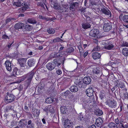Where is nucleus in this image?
I'll return each instance as SVG.
<instances>
[{"label": "nucleus", "instance_id": "603ef678", "mask_svg": "<svg viewBox=\"0 0 128 128\" xmlns=\"http://www.w3.org/2000/svg\"><path fill=\"white\" fill-rule=\"evenodd\" d=\"M13 18H7L6 20V22L7 23L10 22L11 20L13 19Z\"/></svg>", "mask_w": 128, "mask_h": 128}, {"label": "nucleus", "instance_id": "6ab92c4d", "mask_svg": "<svg viewBox=\"0 0 128 128\" xmlns=\"http://www.w3.org/2000/svg\"><path fill=\"white\" fill-rule=\"evenodd\" d=\"M122 53L124 56H128V48H123L122 50Z\"/></svg>", "mask_w": 128, "mask_h": 128}, {"label": "nucleus", "instance_id": "a19ab883", "mask_svg": "<svg viewBox=\"0 0 128 128\" xmlns=\"http://www.w3.org/2000/svg\"><path fill=\"white\" fill-rule=\"evenodd\" d=\"M106 104L108 105L110 107H112V102L111 100H108L107 101Z\"/></svg>", "mask_w": 128, "mask_h": 128}, {"label": "nucleus", "instance_id": "f3484780", "mask_svg": "<svg viewBox=\"0 0 128 128\" xmlns=\"http://www.w3.org/2000/svg\"><path fill=\"white\" fill-rule=\"evenodd\" d=\"M92 57L95 60L99 58L100 57V55L99 53L94 52L92 54Z\"/></svg>", "mask_w": 128, "mask_h": 128}, {"label": "nucleus", "instance_id": "4c0bfd02", "mask_svg": "<svg viewBox=\"0 0 128 128\" xmlns=\"http://www.w3.org/2000/svg\"><path fill=\"white\" fill-rule=\"evenodd\" d=\"M105 95V94L104 93V91H101L100 93L99 96L100 97V98L101 99H102L103 98Z\"/></svg>", "mask_w": 128, "mask_h": 128}, {"label": "nucleus", "instance_id": "1a4fd4ad", "mask_svg": "<svg viewBox=\"0 0 128 128\" xmlns=\"http://www.w3.org/2000/svg\"><path fill=\"white\" fill-rule=\"evenodd\" d=\"M103 123V120L100 118H98L96 120V124L98 127L102 125Z\"/></svg>", "mask_w": 128, "mask_h": 128}, {"label": "nucleus", "instance_id": "473e14b6", "mask_svg": "<svg viewBox=\"0 0 128 128\" xmlns=\"http://www.w3.org/2000/svg\"><path fill=\"white\" fill-rule=\"evenodd\" d=\"M54 101L53 98H52L49 97L46 98V102L47 103H51Z\"/></svg>", "mask_w": 128, "mask_h": 128}, {"label": "nucleus", "instance_id": "e2e57ef3", "mask_svg": "<svg viewBox=\"0 0 128 128\" xmlns=\"http://www.w3.org/2000/svg\"><path fill=\"white\" fill-rule=\"evenodd\" d=\"M83 118V116L82 115L80 114L79 116V118L80 120H81Z\"/></svg>", "mask_w": 128, "mask_h": 128}, {"label": "nucleus", "instance_id": "6e6552de", "mask_svg": "<svg viewBox=\"0 0 128 128\" xmlns=\"http://www.w3.org/2000/svg\"><path fill=\"white\" fill-rule=\"evenodd\" d=\"M113 59L114 60H113L114 62H112V68H116L115 70L117 69L118 65V63L120 62V60L115 58H113L112 59V60Z\"/></svg>", "mask_w": 128, "mask_h": 128}, {"label": "nucleus", "instance_id": "f03ea898", "mask_svg": "<svg viewBox=\"0 0 128 128\" xmlns=\"http://www.w3.org/2000/svg\"><path fill=\"white\" fill-rule=\"evenodd\" d=\"M15 98V96L13 94L7 92L5 98V101L7 103H10L14 101Z\"/></svg>", "mask_w": 128, "mask_h": 128}, {"label": "nucleus", "instance_id": "423d86ee", "mask_svg": "<svg viewBox=\"0 0 128 128\" xmlns=\"http://www.w3.org/2000/svg\"><path fill=\"white\" fill-rule=\"evenodd\" d=\"M111 28V26L109 23H106L104 25L103 29L105 32L108 31Z\"/></svg>", "mask_w": 128, "mask_h": 128}, {"label": "nucleus", "instance_id": "f8f14e48", "mask_svg": "<svg viewBox=\"0 0 128 128\" xmlns=\"http://www.w3.org/2000/svg\"><path fill=\"white\" fill-rule=\"evenodd\" d=\"M5 64L6 69L9 71H10L12 70V66L10 62L8 60H6Z\"/></svg>", "mask_w": 128, "mask_h": 128}, {"label": "nucleus", "instance_id": "09e8293b", "mask_svg": "<svg viewBox=\"0 0 128 128\" xmlns=\"http://www.w3.org/2000/svg\"><path fill=\"white\" fill-rule=\"evenodd\" d=\"M37 4L38 6H40L42 7H44V4L42 2H38L37 3Z\"/></svg>", "mask_w": 128, "mask_h": 128}, {"label": "nucleus", "instance_id": "39448f33", "mask_svg": "<svg viewBox=\"0 0 128 128\" xmlns=\"http://www.w3.org/2000/svg\"><path fill=\"white\" fill-rule=\"evenodd\" d=\"M99 30L96 29H92L90 31V35L92 37H95L99 34Z\"/></svg>", "mask_w": 128, "mask_h": 128}, {"label": "nucleus", "instance_id": "c756f323", "mask_svg": "<svg viewBox=\"0 0 128 128\" xmlns=\"http://www.w3.org/2000/svg\"><path fill=\"white\" fill-rule=\"evenodd\" d=\"M118 88H124L125 87V86L124 83L121 82H120L116 84Z\"/></svg>", "mask_w": 128, "mask_h": 128}, {"label": "nucleus", "instance_id": "a18cd8bd", "mask_svg": "<svg viewBox=\"0 0 128 128\" xmlns=\"http://www.w3.org/2000/svg\"><path fill=\"white\" fill-rule=\"evenodd\" d=\"M74 49L72 47H70L69 48H68L66 52L67 53H71L73 52Z\"/></svg>", "mask_w": 128, "mask_h": 128}, {"label": "nucleus", "instance_id": "f704fd0d", "mask_svg": "<svg viewBox=\"0 0 128 128\" xmlns=\"http://www.w3.org/2000/svg\"><path fill=\"white\" fill-rule=\"evenodd\" d=\"M17 71V69L16 68H14L12 74L10 76H15L16 75V73Z\"/></svg>", "mask_w": 128, "mask_h": 128}, {"label": "nucleus", "instance_id": "72a5a7b5", "mask_svg": "<svg viewBox=\"0 0 128 128\" xmlns=\"http://www.w3.org/2000/svg\"><path fill=\"white\" fill-rule=\"evenodd\" d=\"M20 126L23 127L25 126L26 124V122L24 123V120H21L20 122Z\"/></svg>", "mask_w": 128, "mask_h": 128}, {"label": "nucleus", "instance_id": "a211bd4d", "mask_svg": "<svg viewBox=\"0 0 128 128\" xmlns=\"http://www.w3.org/2000/svg\"><path fill=\"white\" fill-rule=\"evenodd\" d=\"M32 112L34 115L38 116L40 113V110L35 109H33L32 110Z\"/></svg>", "mask_w": 128, "mask_h": 128}, {"label": "nucleus", "instance_id": "052dcab7", "mask_svg": "<svg viewBox=\"0 0 128 128\" xmlns=\"http://www.w3.org/2000/svg\"><path fill=\"white\" fill-rule=\"evenodd\" d=\"M119 121L118 118L115 120V122L116 124H119Z\"/></svg>", "mask_w": 128, "mask_h": 128}, {"label": "nucleus", "instance_id": "58836bf2", "mask_svg": "<svg viewBox=\"0 0 128 128\" xmlns=\"http://www.w3.org/2000/svg\"><path fill=\"white\" fill-rule=\"evenodd\" d=\"M63 54H60V52L55 53L54 54V57L55 58L60 57L62 56Z\"/></svg>", "mask_w": 128, "mask_h": 128}, {"label": "nucleus", "instance_id": "bf43d9fd", "mask_svg": "<svg viewBox=\"0 0 128 128\" xmlns=\"http://www.w3.org/2000/svg\"><path fill=\"white\" fill-rule=\"evenodd\" d=\"M88 51H86V52L84 53V58H85L88 54Z\"/></svg>", "mask_w": 128, "mask_h": 128}, {"label": "nucleus", "instance_id": "b1692460", "mask_svg": "<svg viewBox=\"0 0 128 128\" xmlns=\"http://www.w3.org/2000/svg\"><path fill=\"white\" fill-rule=\"evenodd\" d=\"M78 4L75 2L72 4L70 5V10L74 9L76 6H78Z\"/></svg>", "mask_w": 128, "mask_h": 128}, {"label": "nucleus", "instance_id": "c85d7f7f", "mask_svg": "<svg viewBox=\"0 0 128 128\" xmlns=\"http://www.w3.org/2000/svg\"><path fill=\"white\" fill-rule=\"evenodd\" d=\"M112 42H110L108 44L104 46V48L105 49L108 50H110L112 48Z\"/></svg>", "mask_w": 128, "mask_h": 128}, {"label": "nucleus", "instance_id": "412c9836", "mask_svg": "<svg viewBox=\"0 0 128 128\" xmlns=\"http://www.w3.org/2000/svg\"><path fill=\"white\" fill-rule=\"evenodd\" d=\"M82 26L83 28L86 29L90 28V25L89 23L86 22L82 24Z\"/></svg>", "mask_w": 128, "mask_h": 128}, {"label": "nucleus", "instance_id": "bb28decb", "mask_svg": "<svg viewBox=\"0 0 128 128\" xmlns=\"http://www.w3.org/2000/svg\"><path fill=\"white\" fill-rule=\"evenodd\" d=\"M47 32L50 34H53L55 33L54 29L52 28H48L47 30Z\"/></svg>", "mask_w": 128, "mask_h": 128}, {"label": "nucleus", "instance_id": "2f4dec72", "mask_svg": "<svg viewBox=\"0 0 128 128\" xmlns=\"http://www.w3.org/2000/svg\"><path fill=\"white\" fill-rule=\"evenodd\" d=\"M95 113L97 115L100 116L102 114L103 112L102 110L99 109H97L96 110Z\"/></svg>", "mask_w": 128, "mask_h": 128}, {"label": "nucleus", "instance_id": "7ed1b4c3", "mask_svg": "<svg viewBox=\"0 0 128 128\" xmlns=\"http://www.w3.org/2000/svg\"><path fill=\"white\" fill-rule=\"evenodd\" d=\"M64 125L65 128H72L73 123L71 120L66 119L64 121Z\"/></svg>", "mask_w": 128, "mask_h": 128}, {"label": "nucleus", "instance_id": "4468645a", "mask_svg": "<svg viewBox=\"0 0 128 128\" xmlns=\"http://www.w3.org/2000/svg\"><path fill=\"white\" fill-rule=\"evenodd\" d=\"M24 26V24L23 23L19 22L16 24L14 26V28L16 29H18L22 28Z\"/></svg>", "mask_w": 128, "mask_h": 128}, {"label": "nucleus", "instance_id": "cd10ccee", "mask_svg": "<svg viewBox=\"0 0 128 128\" xmlns=\"http://www.w3.org/2000/svg\"><path fill=\"white\" fill-rule=\"evenodd\" d=\"M52 6L56 10L60 9V6L58 3H54L53 4Z\"/></svg>", "mask_w": 128, "mask_h": 128}, {"label": "nucleus", "instance_id": "e433bc0d", "mask_svg": "<svg viewBox=\"0 0 128 128\" xmlns=\"http://www.w3.org/2000/svg\"><path fill=\"white\" fill-rule=\"evenodd\" d=\"M28 22L30 24H35L36 22L34 19L32 18H30L28 20Z\"/></svg>", "mask_w": 128, "mask_h": 128}, {"label": "nucleus", "instance_id": "2eb2a0df", "mask_svg": "<svg viewBox=\"0 0 128 128\" xmlns=\"http://www.w3.org/2000/svg\"><path fill=\"white\" fill-rule=\"evenodd\" d=\"M26 61V59L25 58H22L18 60V62L21 66L22 67H24L25 66V64Z\"/></svg>", "mask_w": 128, "mask_h": 128}, {"label": "nucleus", "instance_id": "6e6d98bb", "mask_svg": "<svg viewBox=\"0 0 128 128\" xmlns=\"http://www.w3.org/2000/svg\"><path fill=\"white\" fill-rule=\"evenodd\" d=\"M120 124H122L125 123L126 121H124L123 119L122 118L120 120Z\"/></svg>", "mask_w": 128, "mask_h": 128}, {"label": "nucleus", "instance_id": "69168bd1", "mask_svg": "<svg viewBox=\"0 0 128 128\" xmlns=\"http://www.w3.org/2000/svg\"><path fill=\"white\" fill-rule=\"evenodd\" d=\"M108 126L110 128H112V122L110 123L109 124Z\"/></svg>", "mask_w": 128, "mask_h": 128}, {"label": "nucleus", "instance_id": "9b49d317", "mask_svg": "<svg viewBox=\"0 0 128 128\" xmlns=\"http://www.w3.org/2000/svg\"><path fill=\"white\" fill-rule=\"evenodd\" d=\"M102 12L106 15L109 16H111V12L107 8H103L101 10Z\"/></svg>", "mask_w": 128, "mask_h": 128}, {"label": "nucleus", "instance_id": "4be33fe9", "mask_svg": "<svg viewBox=\"0 0 128 128\" xmlns=\"http://www.w3.org/2000/svg\"><path fill=\"white\" fill-rule=\"evenodd\" d=\"M70 90L72 92H76L78 90V88L76 86H72L70 88Z\"/></svg>", "mask_w": 128, "mask_h": 128}, {"label": "nucleus", "instance_id": "864d4df0", "mask_svg": "<svg viewBox=\"0 0 128 128\" xmlns=\"http://www.w3.org/2000/svg\"><path fill=\"white\" fill-rule=\"evenodd\" d=\"M57 74L58 75H60L62 74V72L61 70L59 69L56 71Z\"/></svg>", "mask_w": 128, "mask_h": 128}, {"label": "nucleus", "instance_id": "8fccbe9b", "mask_svg": "<svg viewBox=\"0 0 128 128\" xmlns=\"http://www.w3.org/2000/svg\"><path fill=\"white\" fill-rule=\"evenodd\" d=\"M70 93V92L69 90H68L64 93V95L65 96H67Z\"/></svg>", "mask_w": 128, "mask_h": 128}, {"label": "nucleus", "instance_id": "20e7f679", "mask_svg": "<svg viewBox=\"0 0 128 128\" xmlns=\"http://www.w3.org/2000/svg\"><path fill=\"white\" fill-rule=\"evenodd\" d=\"M94 91L92 86H90L87 89L86 93L88 97H90L94 95Z\"/></svg>", "mask_w": 128, "mask_h": 128}, {"label": "nucleus", "instance_id": "7c9ffc66", "mask_svg": "<svg viewBox=\"0 0 128 128\" xmlns=\"http://www.w3.org/2000/svg\"><path fill=\"white\" fill-rule=\"evenodd\" d=\"M25 28L26 30H30L33 28L32 26L28 24L25 25Z\"/></svg>", "mask_w": 128, "mask_h": 128}, {"label": "nucleus", "instance_id": "5701e85b", "mask_svg": "<svg viewBox=\"0 0 128 128\" xmlns=\"http://www.w3.org/2000/svg\"><path fill=\"white\" fill-rule=\"evenodd\" d=\"M52 62L54 64L55 66H58L61 64V63L60 62L59 60L56 59H54Z\"/></svg>", "mask_w": 128, "mask_h": 128}, {"label": "nucleus", "instance_id": "5fc2aeb1", "mask_svg": "<svg viewBox=\"0 0 128 128\" xmlns=\"http://www.w3.org/2000/svg\"><path fill=\"white\" fill-rule=\"evenodd\" d=\"M8 109H9V110H12V106H9L7 107L6 108V111H8Z\"/></svg>", "mask_w": 128, "mask_h": 128}, {"label": "nucleus", "instance_id": "de8ad7c7", "mask_svg": "<svg viewBox=\"0 0 128 128\" xmlns=\"http://www.w3.org/2000/svg\"><path fill=\"white\" fill-rule=\"evenodd\" d=\"M112 108H115L116 107V101L113 100L112 101Z\"/></svg>", "mask_w": 128, "mask_h": 128}, {"label": "nucleus", "instance_id": "aec40b11", "mask_svg": "<svg viewBox=\"0 0 128 128\" xmlns=\"http://www.w3.org/2000/svg\"><path fill=\"white\" fill-rule=\"evenodd\" d=\"M93 71L94 73L96 74H98L101 72V70L98 67H96L94 68Z\"/></svg>", "mask_w": 128, "mask_h": 128}, {"label": "nucleus", "instance_id": "774afa93", "mask_svg": "<svg viewBox=\"0 0 128 128\" xmlns=\"http://www.w3.org/2000/svg\"><path fill=\"white\" fill-rule=\"evenodd\" d=\"M12 43L11 44H9L8 46V47L9 48H10V47L12 45Z\"/></svg>", "mask_w": 128, "mask_h": 128}, {"label": "nucleus", "instance_id": "3c124183", "mask_svg": "<svg viewBox=\"0 0 128 128\" xmlns=\"http://www.w3.org/2000/svg\"><path fill=\"white\" fill-rule=\"evenodd\" d=\"M2 38L3 39H5L9 38L8 36L6 34L3 35L2 36Z\"/></svg>", "mask_w": 128, "mask_h": 128}, {"label": "nucleus", "instance_id": "a878e982", "mask_svg": "<svg viewBox=\"0 0 128 128\" xmlns=\"http://www.w3.org/2000/svg\"><path fill=\"white\" fill-rule=\"evenodd\" d=\"M60 109L62 113L64 114L66 113L67 111V110L66 107L64 106H62Z\"/></svg>", "mask_w": 128, "mask_h": 128}, {"label": "nucleus", "instance_id": "c03bdc74", "mask_svg": "<svg viewBox=\"0 0 128 128\" xmlns=\"http://www.w3.org/2000/svg\"><path fill=\"white\" fill-rule=\"evenodd\" d=\"M38 18L42 20H49L48 18L45 16H43L42 15H40L38 16Z\"/></svg>", "mask_w": 128, "mask_h": 128}, {"label": "nucleus", "instance_id": "680f3d73", "mask_svg": "<svg viewBox=\"0 0 128 128\" xmlns=\"http://www.w3.org/2000/svg\"><path fill=\"white\" fill-rule=\"evenodd\" d=\"M112 128H118V127L116 124L114 123H112Z\"/></svg>", "mask_w": 128, "mask_h": 128}, {"label": "nucleus", "instance_id": "0e129e2a", "mask_svg": "<svg viewBox=\"0 0 128 128\" xmlns=\"http://www.w3.org/2000/svg\"><path fill=\"white\" fill-rule=\"evenodd\" d=\"M88 128H96V126L95 125H92L89 126Z\"/></svg>", "mask_w": 128, "mask_h": 128}, {"label": "nucleus", "instance_id": "49530a36", "mask_svg": "<svg viewBox=\"0 0 128 128\" xmlns=\"http://www.w3.org/2000/svg\"><path fill=\"white\" fill-rule=\"evenodd\" d=\"M61 40L59 38H57L53 40V42H56L60 41Z\"/></svg>", "mask_w": 128, "mask_h": 128}, {"label": "nucleus", "instance_id": "37998d69", "mask_svg": "<svg viewBox=\"0 0 128 128\" xmlns=\"http://www.w3.org/2000/svg\"><path fill=\"white\" fill-rule=\"evenodd\" d=\"M28 125L29 128H33V124L32 123V121L31 120H29L28 123Z\"/></svg>", "mask_w": 128, "mask_h": 128}, {"label": "nucleus", "instance_id": "393cba45", "mask_svg": "<svg viewBox=\"0 0 128 128\" xmlns=\"http://www.w3.org/2000/svg\"><path fill=\"white\" fill-rule=\"evenodd\" d=\"M35 62L34 59H30L28 61V64L29 66H33Z\"/></svg>", "mask_w": 128, "mask_h": 128}, {"label": "nucleus", "instance_id": "338daca9", "mask_svg": "<svg viewBox=\"0 0 128 128\" xmlns=\"http://www.w3.org/2000/svg\"><path fill=\"white\" fill-rule=\"evenodd\" d=\"M42 120L44 124L46 123L45 120L44 118L42 119Z\"/></svg>", "mask_w": 128, "mask_h": 128}, {"label": "nucleus", "instance_id": "13d9d810", "mask_svg": "<svg viewBox=\"0 0 128 128\" xmlns=\"http://www.w3.org/2000/svg\"><path fill=\"white\" fill-rule=\"evenodd\" d=\"M100 49L97 46L94 48L93 49V50L94 51H98Z\"/></svg>", "mask_w": 128, "mask_h": 128}, {"label": "nucleus", "instance_id": "ea45409f", "mask_svg": "<svg viewBox=\"0 0 128 128\" xmlns=\"http://www.w3.org/2000/svg\"><path fill=\"white\" fill-rule=\"evenodd\" d=\"M123 20L125 22H128V15H126L122 17Z\"/></svg>", "mask_w": 128, "mask_h": 128}, {"label": "nucleus", "instance_id": "dca6fc26", "mask_svg": "<svg viewBox=\"0 0 128 128\" xmlns=\"http://www.w3.org/2000/svg\"><path fill=\"white\" fill-rule=\"evenodd\" d=\"M34 74V72L33 71H32L30 73H29L27 74L26 77L27 79L29 81H30L32 78Z\"/></svg>", "mask_w": 128, "mask_h": 128}, {"label": "nucleus", "instance_id": "0eeeda50", "mask_svg": "<svg viewBox=\"0 0 128 128\" xmlns=\"http://www.w3.org/2000/svg\"><path fill=\"white\" fill-rule=\"evenodd\" d=\"M44 111H45L47 113L49 112H52L54 111V109L53 107L51 105L48 106L46 107L45 108L43 109Z\"/></svg>", "mask_w": 128, "mask_h": 128}, {"label": "nucleus", "instance_id": "4d7b16f0", "mask_svg": "<svg viewBox=\"0 0 128 128\" xmlns=\"http://www.w3.org/2000/svg\"><path fill=\"white\" fill-rule=\"evenodd\" d=\"M124 96L125 98L128 99V93H126L124 94Z\"/></svg>", "mask_w": 128, "mask_h": 128}, {"label": "nucleus", "instance_id": "79ce46f5", "mask_svg": "<svg viewBox=\"0 0 128 128\" xmlns=\"http://www.w3.org/2000/svg\"><path fill=\"white\" fill-rule=\"evenodd\" d=\"M121 45L122 47H128V43L126 41H123L122 42Z\"/></svg>", "mask_w": 128, "mask_h": 128}, {"label": "nucleus", "instance_id": "ddd939ff", "mask_svg": "<svg viewBox=\"0 0 128 128\" xmlns=\"http://www.w3.org/2000/svg\"><path fill=\"white\" fill-rule=\"evenodd\" d=\"M83 82L84 84H89L91 82V79L89 76H86L83 79Z\"/></svg>", "mask_w": 128, "mask_h": 128}, {"label": "nucleus", "instance_id": "f257e3e1", "mask_svg": "<svg viewBox=\"0 0 128 128\" xmlns=\"http://www.w3.org/2000/svg\"><path fill=\"white\" fill-rule=\"evenodd\" d=\"M23 0H13L14 2L13 5L16 6L17 7H20L21 5L23 7L20 8L19 10L21 11V12H24L25 10L28 9H29V7L27 5L26 3L24 2L22 4L21 2Z\"/></svg>", "mask_w": 128, "mask_h": 128}, {"label": "nucleus", "instance_id": "c9c22d12", "mask_svg": "<svg viewBox=\"0 0 128 128\" xmlns=\"http://www.w3.org/2000/svg\"><path fill=\"white\" fill-rule=\"evenodd\" d=\"M74 83L76 85H80L82 83V81L80 79H77L75 80Z\"/></svg>", "mask_w": 128, "mask_h": 128}, {"label": "nucleus", "instance_id": "9d476101", "mask_svg": "<svg viewBox=\"0 0 128 128\" xmlns=\"http://www.w3.org/2000/svg\"><path fill=\"white\" fill-rule=\"evenodd\" d=\"M46 67L48 70H52L55 68V65L53 62L51 63H49L47 64Z\"/></svg>", "mask_w": 128, "mask_h": 128}]
</instances>
